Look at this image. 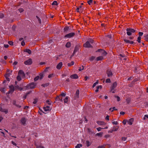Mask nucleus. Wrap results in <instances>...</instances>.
Returning a JSON list of instances; mask_svg holds the SVG:
<instances>
[{
    "label": "nucleus",
    "mask_w": 148,
    "mask_h": 148,
    "mask_svg": "<svg viewBox=\"0 0 148 148\" xmlns=\"http://www.w3.org/2000/svg\"><path fill=\"white\" fill-rule=\"evenodd\" d=\"M36 84L34 82H32L30 83L29 84L26 86V88L27 89H33L36 87Z\"/></svg>",
    "instance_id": "obj_1"
},
{
    "label": "nucleus",
    "mask_w": 148,
    "mask_h": 148,
    "mask_svg": "<svg viewBox=\"0 0 148 148\" xmlns=\"http://www.w3.org/2000/svg\"><path fill=\"white\" fill-rule=\"evenodd\" d=\"M127 34L128 36H130L132 33H134L135 30L132 28H127L126 29Z\"/></svg>",
    "instance_id": "obj_2"
},
{
    "label": "nucleus",
    "mask_w": 148,
    "mask_h": 148,
    "mask_svg": "<svg viewBox=\"0 0 148 148\" xmlns=\"http://www.w3.org/2000/svg\"><path fill=\"white\" fill-rule=\"evenodd\" d=\"M117 85V83L116 82H115L113 83L112 86L111 88V91L113 93L115 92V90H114V89L116 87Z\"/></svg>",
    "instance_id": "obj_3"
},
{
    "label": "nucleus",
    "mask_w": 148,
    "mask_h": 148,
    "mask_svg": "<svg viewBox=\"0 0 148 148\" xmlns=\"http://www.w3.org/2000/svg\"><path fill=\"white\" fill-rule=\"evenodd\" d=\"M75 35V33L72 32L66 34L65 36L64 37L66 38H70L73 36Z\"/></svg>",
    "instance_id": "obj_4"
},
{
    "label": "nucleus",
    "mask_w": 148,
    "mask_h": 148,
    "mask_svg": "<svg viewBox=\"0 0 148 148\" xmlns=\"http://www.w3.org/2000/svg\"><path fill=\"white\" fill-rule=\"evenodd\" d=\"M107 76L109 77H110L113 75L112 71L110 69H108L106 72Z\"/></svg>",
    "instance_id": "obj_5"
},
{
    "label": "nucleus",
    "mask_w": 148,
    "mask_h": 148,
    "mask_svg": "<svg viewBox=\"0 0 148 148\" xmlns=\"http://www.w3.org/2000/svg\"><path fill=\"white\" fill-rule=\"evenodd\" d=\"M32 59L29 58L28 60L25 61L24 63L25 65H30L32 63Z\"/></svg>",
    "instance_id": "obj_6"
},
{
    "label": "nucleus",
    "mask_w": 148,
    "mask_h": 148,
    "mask_svg": "<svg viewBox=\"0 0 148 148\" xmlns=\"http://www.w3.org/2000/svg\"><path fill=\"white\" fill-rule=\"evenodd\" d=\"M3 105L2 104H0V111L2 112H4L5 114L8 112V110L6 109H4L2 108Z\"/></svg>",
    "instance_id": "obj_7"
},
{
    "label": "nucleus",
    "mask_w": 148,
    "mask_h": 148,
    "mask_svg": "<svg viewBox=\"0 0 148 148\" xmlns=\"http://www.w3.org/2000/svg\"><path fill=\"white\" fill-rule=\"evenodd\" d=\"M84 47L87 48L92 47V46L90 45L89 41H87L83 45Z\"/></svg>",
    "instance_id": "obj_8"
},
{
    "label": "nucleus",
    "mask_w": 148,
    "mask_h": 148,
    "mask_svg": "<svg viewBox=\"0 0 148 148\" xmlns=\"http://www.w3.org/2000/svg\"><path fill=\"white\" fill-rule=\"evenodd\" d=\"M18 74L22 78L24 77H25V74L24 72L22 70H20L19 71Z\"/></svg>",
    "instance_id": "obj_9"
},
{
    "label": "nucleus",
    "mask_w": 148,
    "mask_h": 148,
    "mask_svg": "<svg viewBox=\"0 0 148 148\" xmlns=\"http://www.w3.org/2000/svg\"><path fill=\"white\" fill-rule=\"evenodd\" d=\"M12 103V104L15 106L17 108H20L21 107V106L16 103V101L15 100H13Z\"/></svg>",
    "instance_id": "obj_10"
},
{
    "label": "nucleus",
    "mask_w": 148,
    "mask_h": 148,
    "mask_svg": "<svg viewBox=\"0 0 148 148\" xmlns=\"http://www.w3.org/2000/svg\"><path fill=\"white\" fill-rule=\"evenodd\" d=\"M51 108L48 106H46L43 108V109L45 111L47 112V111L50 110Z\"/></svg>",
    "instance_id": "obj_11"
},
{
    "label": "nucleus",
    "mask_w": 148,
    "mask_h": 148,
    "mask_svg": "<svg viewBox=\"0 0 148 148\" xmlns=\"http://www.w3.org/2000/svg\"><path fill=\"white\" fill-rule=\"evenodd\" d=\"M62 62L59 63L56 66V68L58 69H60L62 66Z\"/></svg>",
    "instance_id": "obj_12"
},
{
    "label": "nucleus",
    "mask_w": 148,
    "mask_h": 148,
    "mask_svg": "<svg viewBox=\"0 0 148 148\" xmlns=\"http://www.w3.org/2000/svg\"><path fill=\"white\" fill-rule=\"evenodd\" d=\"M70 77L72 79H77L78 78V77L77 74H75L71 75Z\"/></svg>",
    "instance_id": "obj_13"
},
{
    "label": "nucleus",
    "mask_w": 148,
    "mask_h": 148,
    "mask_svg": "<svg viewBox=\"0 0 148 148\" xmlns=\"http://www.w3.org/2000/svg\"><path fill=\"white\" fill-rule=\"evenodd\" d=\"M79 94V90H77L76 92L75 95V99H76L78 98Z\"/></svg>",
    "instance_id": "obj_14"
},
{
    "label": "nucleus",
    "mask_w": 148,
    "mask_h": 148,
    "mask_svg": "<svg viewBox=\"0 0 148 148\" xmlns=\"http://www.w3.org/2000/svg\"><path fill=\"white\" fill-rule=\"evenodd\" d=\"M21 122L22 124L24 125L25 124L26 120L25 118H22L21 120Z\"/></svg>",
    "instance_id": "obj_15"
},
{
    "label": "nucleus",
    "mask_w": 148,
    "mask_h": 148,
    "mask_svg": "<svg viewBox=\"0 0 148 148\" xmlns=\"http://www.w3.org/2000/svg\"><path fill=\"white\" fill-rule=\"evenodd\" d=\"M134 121V119L131 118L128 121V124L130 125H132V124L133 123Z\"/></svg>",
    "instance_id": "obj_16"
},
{
    "label": "nucleus",
    "mask_w": 148,
    "mask_h": 148,
    "mask_svg": "<svg viewBox=\"0 0 148 148\" xmlns=\"http://www.w3.org/2000/svg\"><path fill=\"white\" fill-rule=\"evenodd\" d=\"M97 123L99 125H104L106 124L104 122L99 121H97Z\"/></svg>",
    "instance_id": "obj_17"
},
{
    "label": "nucleus",
    "mask_w": 148,
    "mask_h": 148,
    "mask_svg": "<svg viewBox=\"0 0 148 148\" xmlns=\"http://www.w3.org/2000/svg\"><path fill=\"white\" fill-rule=\"evenodd\" d=\"M124 41L126 43H129L131 44H133L134 43L133 41H130L129 40L126 39H124Z\"/></svg>",
    "instance_id": "obj_18"
},
{
    "label": "nucleus",
    "mask_w": 148,
    "mask_h": 148,
    "mask_svg": "<svg viewBox=\"0 0 148 148\" xmlns=\"http://www.w3.org/2000/svg\"><path fill=\"white\" fill-rule=\"evenodd\" d=\"M10 88V90L12 92H13L14 91V87L13 85H11L9 86Z\"/></svg>",
    "instance_id": "obj_19"
},
{
    "label": "nucleus",
    "mask_w": 148,
    "mask_h": 148,
    "mask_svg": "<svg viewBox=\"0 0 148 148\" xmlns=\"http://www.w3.org/2000/svg\"><path fill=\"white\" fill-rule=\"evenodd\" d=\"M101 50L102 56H105L107 54V53L104 50Z\"/></svg>",
    "instance_id": "obj_20"
},
{
    "label": "nucleus",
    "mask_w": 148,
    "mask_h": 148,
    "mask_svg": "<svg viewBox=\"0 0 148 148\" xmlns=\"http://www.w3.org/2000/svg\"><path fill=\"white\" fill-rule=\"evenodd\" d=\"M78 48L77 47H75V48L74 49V51H73V54L71 56V57H72L74 55L75 53L78 50Z\"/></svg>",
    "instance_id": "obj_21"
},
{
    "label": "nucleus",
    "mask_w": 148,
    "mask_h": 148,
    "mask_svg": "<svg viewBox=\"0 0 148 148\" xmlns=\"http://www.w3.org/2000/svg\"><path fill=\"white\" fill-rule=\"evenodd\" d=\"M24 51L28 53L29 54L31 53V51L29 49H25L24 50Z\"/></svg>",
    "instance_id": "obj_22"
},
{
    "label": "nucleus",
    "mask_w": 148,
    "mask_h": 148,
    "mask_svg": "<svg viewBox=\"0 0 148 148\" xmlns=\"http://www.w3.org/2000/svg\"><path fill=\"white\" fill-rule=\"evenodd\" d=\"M119 128V127L116 126V127H114L112 130V131H117Z\"/></svg>",
    "instance_id": "obj_23"
},
{
    "label": "nucleus",
    "mask_w": 148,
    "mask_h": 148,
    "mask_svg": "<svg viewBox=\"0 0 148 148\" xmlns=\"http://www.w3.org/2000/svg\"><path fill=\"white\" fill-rule=\"evenodd\" d=\"M5 77L6 78V79H7V80L8 81H9L10 79L9 78V77L10 76V75L8 73L6 74L5 76Z\"/></svg>",
    "instance_id": "obj_24"
},
{
    "label": "nucleus",
    "mask_w": 148,
    "mask_h": 148,
    "mask_svg": "<svg viewBox=\"0 0 148 148\" xmlns=\"http://www.w3.org/2000/svg\"><path fill=\"white\" fill-rule=\"evenodd\" d=\"M103 134V132H101L99 133H97L96 134V136H100V137H101Z\"/></svg>",
    "instance_id": "obj_25"
},
{
    "label": "nucleus",
    "mask_w": 148,
    "mask_h": 148,
    "mask_svg": "<svg viewBox=\"0 0 148 148\" xmlns=\"http://www.w3.org/2000/svg\"><path fill=\"white\" fill-rule=\"evenodd\" d=\"M5 88H0V91L3 93H5Z\"/></svg>",
    "instance_id": "obj_26"
},
{
    "label": "nucleus",
    "mask_w": 148,
    "mask_h": 148,
    "mask_svg": "<svg viewBox=\"0 0 148 148\" xmlns=\"http://www.w3.org/2000/svg\"><path fill=\"white\" fill-rule=\"evenodd\" d=\"M109 110L111 111V112H113L114 110H117V109L115 108V107H113L112 108H111L109 109Z\"/></svg>",
    "instance_id": "obj_27"
},
{
    "label": "nucleus",
    "mask_w": 148,
    "mask_h": 148,
    "mask_svg": "<svg viewBox=\"0 0 148 148\" xmlns=\"http://www.w3.org/2000/svg\"><path fill=\"white\" fill-rule=\"evenodd\" d=\"M103 59V58L102 56H100L98 57L97 58V61L101 60Z\"/></svg>",
    "instance_id": "obj_28"
},
{
    "label": "nucleus",
    "mask_w": 148,
    "mask_h": 148,
    "mask_svg": "<svg viewBox=\"0 0 148 148\" xmlns=\"http://www.w3.org/2000/svg\"><path fill=\"white\" fill-rule=\"evenodd\" d=\"M71 43L70 42H67L66 45V47L67 48H69L71 46Z\"/></svg>",
    "instance_id": "obj_29"
},
{
    "label": "nucleus",
    "mask_w": 148,
    "mask_h": 148,
    "mask_svg": "<svg viewBox=\"0 0 148 148\" xmlns=\"http://www.w3.org/2000/svg\"><path fill=\"white\" fill-rule=\"evenodd\" d=\"M74 62L73 61H71L70 63L68 64V66H70L74 64Z\"/></svg>",
    "instance_id": "obj_30"
},
{
    "label": "nucleus",
    "mask_w": 148,
    "mask_h": 148,
    "mask_svg": "<svg viewBox=\"0 0 148 148\" xmlns=\"http://www.w3.org/2000/svg\"><path fill=\"white\" fill-rule=\"evenodd\" d=\"M144 37L145 40L146 41H148V34H145Z\"/></svg>",
    "instance_id": "obj_31"
},
{
    "label": "nucleus",
    "mask_w": 148,
    "mask_h": 148,
    "mask_svg": "<svg viewBox=\"0 0 148 148\" xmlns=\"http://www.w3.org/2000/svg\"><path fill=\"white\" fill-rule=\"evenodd\" d=\"M35 145L36 148H45L43 146L38 145L36 144H35Z\"/></svg>",
    "instance_id": "obj_32"
},
{
    "label": "nucleus",
    "mask_w": 148,
    "mask_h": 148,
    "mask_svg": "<svg viewBox=\"0 0 148 148\" xmlns=\"http://www.w3.org/2000/svg\"><path fill=\"white\" fill-rule=\"evenodd\" d=\"M86 146L87 147L91 145V144L90 143L89 141L88 140L86 141Z\"/></svg>",
    "instance_id": "obj_33"
},
{
    "label": "nucleus",
    "mask_w": 148,
    "mask_h": 148,
    "mask_svg": "<svg viewBox=\"0 0 148 148\" xmlns=\"http://www.w3.org/2000/svg\"><path fill=\"white\" fill-rule=\"evenodd\" d=\"M82 146V145L81 144H78L76 146H75V147L76 148H80Z\"/></svg>",
    "instance_id": "obj_34"
},
{
    "label": "nucleus",
    "mask_w": 148,
    "mask_h": 148,
    "mask_svg": "<svg viewBox=\"0 0 148 148\" xmlns=\"http://www.w3.org/2000/svg\"><path fill=\"white\" fill-rule=\"evenodd\" d=\"M57 99H58L59 100H60L61 101H62V97H61V96H59L57 97Z\"/></svg>",
    "instance_id": "obj_35"
},
{
    "label": "nucleus",
    "mask_w": 148,
    "mask_h": 148,
    "mask_svg": "<svg viewBox=\"0 0 148 148\" xmlns=\"http://www.w3.org/2000/svg\"><path fill=\"white\" fill-rule=\"evenodd\" d=\"M22 77L21 76H20L19 75H18L17 77V79L18 80V81H20L21 79V78Z\"/></svg>",
    "instance_id": "obj_36"
},
{
    "label": "nucleus",
    "mask_w": 148,
    "mask_h": 148,
    "mask_svg": "<svg viewBox=\"0 0 148 148\" xmlns=\"http://www.w3.org/2000/svg\"><path fill=\"white\" fill-rule=\"evenodd\" d=\"M68 97H65L64 99V102L65 103H67L68 101Z\"/></svg>",
    "instance_id": "obj_37"
},
{
    "label": "nucleus",
    "mask_w": 148,
    "mask_h": 148,
    "mask_svg": "<svg viewBox=\"0 0 148 148\" xmlns=\"http://www.w3.org/2000/svg\"><path fill=\"white\" fill-rule=\"evenodd\" d=\"M58 5V3L56 1H54L52 3V5Z\"/></svg>",
    "instance_id": "obj_38"
},
{
    "label": "nucleus",
    "mask_w": 148,
    "mask_h": 148,
    "mask_svg": "<svg viewBox=\"0 0 148 148\" xmlns=\"http://www.w3.org/2000/svg\"><path fill=\"white\" fill-rule=\"evenodd\" d=\"M69 29V27H65L64 28V32H66L68 31Z\"/></svg>",
    "instance_id": "obj_39"
},
{
    "label": "nucleus",
    "mask_w": 148,
    "mask_h": 148,
    "mask_svg": "<svg viewBox=\"0 0 148 148\" xmlns=\"http://www.w3.org/2000/svg\"><path fill=\"white\" fill-rule=\"evenodd\" d=\"M39 78V76H37V77H36L34 79V81H36L37 80H38Z\"/></svg>",
    "instance_id": "obj_40"
},
{
    "label": "nucleus",
    "mask_w": 148,
    "mask_h": 148,
    "mask_svg": "<svg viewBox=\"0 0 148 148\" xmlns=\"http://www.w3.org/2000/svg\"><path fill=\"white\" fill-rule=\"evenodd\" d=\"M98 84V81H97L95 83H94V84H93L92 86V87L93 88L94 87L96 86V85Z\"/></svg>",
    "instance_id": "obj_41"
},
{
    "label": "nucleus",
    "mask_w": 148,
    "mask_h": 148,
    "mask_svg": "<svg viewBox=\"0 0 148 148\" xmlns=\"http://www.w3.org/2000/svg\"><path fill=\"white\" fill-rule=\"evenodd\" d=\"M115 97L116 98L117 101H119L120 100V98L119 96H115Z\"/></svg>",
    "instance_id": "obj_42"
},
{
    "label": "nucleus",
    "mask_w": 148,
    "mask_h": 148,
    "mask_svg": "<svg viewBox=\"0 0 148 148\" xmlns=\"http://www.w3.org/2000/svg\"><path fill=\"white\" fill-rule=\"evenodd\" d=\"M105 146L104 145L99 146L97 148H105Z\"/></svg>",
    "instance_id": "obj_43"
},
{
    "label": "nucleus",
    "mask_w": 148,
    "mask_h": 148,
    "mask_svg": "<svg viewBox=\"0 0 148 148\" xmlns=\"http://www.w3.org/2000/svg\"><path fill=\"white\" fill-rule=\"evenodd\" d=\"M92 2V0H89L88 1L87 3L88 4L90 5Z\"/></svg>",
    "instance_id": "obj_44"
},
{
    "label": "nucleus",
    "mask_w": 148,
    "mask_h": 148,
    "mask_svg": "<svg viewBox=\"0 0 148 148\" xmlns=\"http://www.w3.org/2000/svg\"><path fill=\"white\" fill-rule=\"evenodd\" d=\"M37 102V99H34V101L33 102L34 104H36Z\"/></svg>",
    "instance_id": "obj_45"
},
{
    "label": "nucleus",
    "mask_w": 148,
    "mask_h": 148,
    "mask_svg": "<svg viewBox=\"0 0 148 148\" xmlns=\"http://www.w3.org/2000/svg\"><path fill=\"white\" fill-rule=\"evenodd\" d=\"M141 38L140 36H138V38L137 41L139 43H140V42Z\"/></svg>",
    "instance_id": "obj_46"
},
{
    "label": "nucleus",
    "mask_w": 148,
    "mask_h": 148,
    "mask_svg": "<svg viewBox=\"0 0 148 148\" xmlns=\"http://www.w3.org/2000/svg\"><path fill=\"white\" fill-rule=\"evenodd\" d=\"M18 10L20 13H21V12H23V11L24 10L23 8H19L18 9Z\"/></svg>",
    "instance_id": "obj_47"
},
{
    "label": "nucleus",
    "mask_w": 148,
    "mask_h": 148,
    "mask_svg": "<svg viewBox=\"0 0 148 148\" xmlns=\"http://www.w3.org/2000/svg\"><path fill=\"white\" fill-rule=\"evenodd\" d=\"M103 128H102L101 127H99L98 128H97V130L98 131H99L101 130V129H103Z\"/></svg>",
    "instance_id": "obj_48"
},
{
    "label": "nucleus",
    "mask_w": 148,
    "mask_h": 148,
    "mask_svg": "<svg viewBox=\"0 0 148 148\" xmlns=\"http://www.w3.org/2000/svg\"><path fill=\"white\" fill-rule=\"evenodd\" d=\"M106 83H110V79H106Z\"/></svg>",
    "instance_id": "obj_49"
},
{
    "label": "nucleus",
    "mask_w": 148,
    "mask_h": 148,
    "mask_svg": "<svg viewBox=\"0 0 148 148\" xmlns=\"http://www.w3.org/2000/svg\"><path fill=\"white\" fill-rule=\"evenodd\" d=\"M143 32H140L138 33V35H139V36H142L143 34Z\"/></svg>",
    "instance_id": "obj_50"
},
{
    "label": "nucleus",
    "mask_w": 148,
    "mask_h": 148,
    "mask_svg": "<svg viewBox=\"0 0 148 148\" xmlns=\"http://www.w3.org/2000/svg\"><path fill=\"white\" fill-rule=\"evenodd\" d=\"M65 95L66 94L65 93L62 92L60 96H61V97H65Z\"/></svg>",
    "instance_id": "obj_51"
},
{
    "label": "nucleus",
    "mask_w": 148,
    "mask_h": 148,
    "mask_svg": "<svg viewBox=\"0 0 148 148\" xmlns=\"http://www.w3.org/2000/svg\"><path fill=\"white\" fill-rule=\"evenodd\" d=\"M110 137V136L108 134L104 136V137L107 139L108 138H109Z\"/></svg>",
    "instance_id": "obj_52"
},
{
    "label": "nucleus",
    "mask_w": 148,
    "mask_h": 148,
    "mask_svg": "<svg viewBox=\"0 0 148 148\" xmlns=\"http://www.w3.org/2000/svg\"><path fill=\"white\" fill-rule=\"evenodd\" d=\"M8 43L10 45H13V42L12 41H10L8 42Z\"/></svg>",
    "instance_id": "obj_53"
},
{
    "label": "nucleus",
    "mask_w": 148,
    "mask_h": 148,
    "mask_svg": "<svg viewBox=\"0 0 148 148\" xmlns=\"http://www.w3.org/2000/svg\"><path fill=\"white\" fill-rule=\"evenodd\" d=\"M80 10V9H79V8L77 7V8L76 10L77 12H81V11H80V10Z\"/></svg>",
    "instance_id": "obj_54"
},
{
    "label": "nucleus",
    "mask_w": 148,
    "mask_h": 148,
    "mask_svg": "<svg viewBox=\"0 0 148 148\" xmlns=\"http://www.w3.org/2000/svg\"><path fill=\"white\" fill-rule=\"evenodd\" d=\"M89 77L86 76L84 77V80L85 81H86L88 79H89Z\"/></svg>",
    "instance_id": "obj_55"
},
{
    "label": "nucleus",
    "mask_w": 148,
    "mask_h": 148,
    "mask_svg": "<svg viewBox=\"0 0 148 148\" xmlns=\"http://www.w3.org/2000/svg\"><path fill=\"white\" fill-rule=\"evenodd\" d=\"M36 17H37V18H38V20L39 21V22L40 23H41V20L39 18V17H38L37 16H36Z\"/></svg>",
    "instance_id": "obj_56"
},
{
    "label": "nucleus",
    "mask_w": 148,
    "mask_h": 148,
    "mask_svg": "<svg viewBox=\"0 0 148 148\" xmlns=\"http://www.w3.org/2000/svg\"><path fill=\"white\" fill-rule=\"evenodd\" d=\"M25 44V42H24V41L23 40L21 43V45L22 46H24Z\"/></svg>",
    "instance_id": "obj_57"
},
{
    "label": "nucleus",
    "mask_w": 148,
    "mask_h": 148,
    "mask_svg": "<svg viewBox=\"0 0 148 148\" xmlns=\"http://www.w3.org/2000/svg\"><path fill=\"white\" fill-rule=\"evenodd\" d=\"M46 103H47L48 104L51 105V103L50 102V101L49 100H47L46 101Z\"/></svg>",
    "instance_id": "obj_58"
},
{
    "label": "nucleus",
    "mask_w": 148,
    "mask_h": 148,
    "mask_svg": "<svg viewBox=\"0 0 148 148\" xmlns=\"http://www.w3.org/2000/svg\"><path fill=\"white\" fill-rule=\"evenodd\" d=\"M127 139V138L125 137H123L122 138V140L124 141H125Z\"/></svg>",
    "instance_id": "obj_59"
},
{
    "label": "nucleus",
    "mask_w": 148,
    "mask_h": 148,
    "mask_svg": "<svg viewBox=\"0 0 148 148\" xmlns=\"http://www.w3.org/2000/svg\"><path fill=\"white\" fill-rule=\"evenodd\" d=\"M127 122V121L125 120H124L123 121V123L124 125H125Z\"/></svg>",
    "instance_id": "obj_60"
},
{
    "label": "nucleus",
    "mask_w": 148,
    "mask_h": 148,
    "mask_svg": "<svg viewBox=\"0 0 148 148\" xmlns=\"http://www.w3.org/2000/svg\"><path fill=\"white\" fill-rule=\"evenodd\" d=\"M109 116H108V115L107 116H106V117L105 119L106 120H107L108 121L109 120Z\"/></svg>",
    "instance_id": "obj_61"
},
{
    "label": "nucleus",
    "mask_w": 148,
    "mask_h": 148,
    "mask_svg": "<svg viewBox=\"0 0 148 148\" xmlns=\"http://www.w3.org/2000/svg\"><path fill=\"white\" fill-rule=\"evenodd\" d=\"M95 58V57L93 56H92L91 57H90V60H92Z\"/></svg>",
    "instance_id": "obj_62"
},
{
    "label": "nucleus",
    "mask_w": 148,
    "mask_h": 148,
    "mask_svg": "<svg viewBox=\"0 0 148 148\" xmlns=\"http://www.w3.org/2000/svg\"><path fill=\"white\" fill-rule=\"evenodd\" d=\"M40 79H42V78H43V75L42 74H40Z\"/></svg>",
    "instance_id": "obj_63"
},
{
    "label": "nucleus",
    "mask_w": 148,
    "mask_h": 148,
    "mask_svg": "<svg viewBox=\"0 0 148 148\" xmlns=\"http://www.w3.org/2000/svg\"><path fill=\"white\" fill-rule=\"evenodd\" d=\"M82 69L81 67H79V71H81L82 70H83L84 69V67L83 66H82Z\"/></svg>",
    "instance_id": "obj_64"
}]
</instances>
